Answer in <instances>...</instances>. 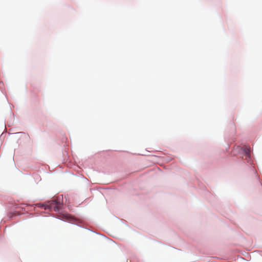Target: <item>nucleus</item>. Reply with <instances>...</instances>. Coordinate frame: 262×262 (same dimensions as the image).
I'll return each instance as SVG.
<instances>
[{
    "label": "nucleus",
    "instance_id": "f257e3e1",
    "mask_svg": "<svg viewBox=\"0 0 262 262\" xmlns=\"http://www.w3.org/2000/svg\"><path fill=\"white\" fill-rule=\"evenodd\" d=\"M59 205V202L55 200L49 201L45 204H38L37 206L39 207L44 208L45 210L53 209L55 211H58L60 209Z\"/></svg>",
    "mask_w": 262,
    "mask_h": 262
},
{
    "label": "nucleus",
    "instance_id": "f03ea898",
    "mask_svg": "<svg viewBox=\"0 0 262 262\" xmlns=\"http://www.w3.org/2000/svg\"><path fill=\"white\" fill-rule=\"evenodd\" d=\"M242 158L244 160V163H253V161L250 155V149L249 147H245L243 148V153Z\"/></svg>",
    "mask_w": 262,
    "mask_h": 262
},
{
    "label": "nucleus",
    "instance_id": "7ed1b4c3",
    "mask_svg": "<svg viewBox=\"0 0 262 262\" xmlns=\"http://www.w3.org/2000/svg\"><path fill=\"white\" fill-rule=\"evenodd\" d=\"M62 219L68 221L70 222H72L74 220V218L68 213H64L62 214Z\"/></svg>",
    "mask_w": 262,
    "mask_h": 262
}]
</instances>
